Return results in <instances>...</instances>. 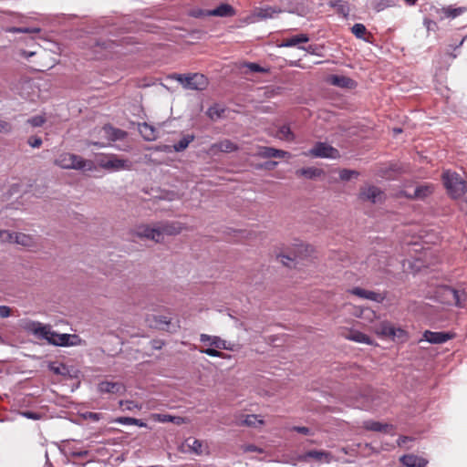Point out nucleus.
Instances as JSON below:
<instances>
[{"label": "nucleus", "instance_id": "1", "mask_svg": "<svg viewBox=\"0 0 467 467\" xmlns=\"http://www.w3.org/2000/svg\"><path fill=\"white\" fill-rule=\"evenodd\" d=\"M24 328L40 339L47 340L49 344L60 347L78 346L81 339L75 334H58L51 330L49 325H44L38 321L28 320L24 324Z\"/></svg>", "mask_w": 467, "mask_h": 467}, {"label": "nucleus", "instance_id": "2", "mask_svg": "<svg viewBox=\"0 0 467 467\" xmlns=\"http://www.w3.org/2000/svg\"><path fill=\"white\" fill-rule=\"evenodd\" d=\"M55 164L65 170H88L91 171L92 161H86L82 157L69 152L60 153L55 160Z\"/></svg>", "mask_w": 467, "mask_h": 467}, {"label": "nucleus", "instance_id": "3", "mask_svg": "<svg viewBox=\"0 0 467 467\" xmlns=\"http://www.w3.org/2000/svg\"><path fill=\"white\" fill-rule=\"evenodd\" d=\"M97 161L100 168L110 171H130L132 167L130 161L120 158L116 154H100L98 156Z\"/></svg>", "mask_w": 467, "mask_h": 467}, {"label": "nucleus", "instance_id": "4", "mask_svg": "<svg viewBox=\"0 0 467 467\" xmlns=\"http://www.w3.org/2000/svg\"><path fill=\"white\" fill-rule=\"evenodd\" d=\"M448 193L453 198L462 197L466 192L465 181L456 172L445 171L442 175Z\"/></svg>", "mask_w": 467, "mask_h": 467}, {"label": "nucleus", "instance_id": "5", "mask_svg": "<svg viewBox=\"0 0 467 467\" xmlns=\"http://www.w3.org/2000/svg\"><path fill=\"white\" fill-rule=\"evenodd\" d=\"M171 78L177 80L185 89L204 90L208 86L207 78L199 73L173 74Z\"/></svg>", "mask_w": 467, "mask_h": 467}, {"label": "nucleus", "instance_id": "6", "mask_svg": "<svg viewBox=\"0 0 467 467\" xmlns=\"http://www.w3.org/2000/svg\"><path fill=\"white\" fill-rule=\"evenodd\" d=\"M375 333L384 338L391 340L405 341L407 339V333L400 327H395L388 321H382L374 328Z\"/></svg>", "mask_w": 467, "mask_h": 467}, {"label": "nucleus", "instance_id": "7", "mask_svg": "<svg viewBox=\"0 0 467 467\" xmlns=\"http://www.w3.org/2000/svg\"><path fill=\"white\" fill-rule=\"evenodd\" d=\"M306 156L315 158H328L337 159L340 154L339 151L326 142H317L315 146L305 153Z\"/></svg>", "mask_w": 467, "mask_h": 467}, {"label": "nucleus", "instance_id": "8", "mask_svg": "<svg viewBox=\"0 0 467 467\" xmlns=\"http://www.w3.org/2000/svg\"><path fill=\"white\" fill-rule=\"evenodd\" d=\"M441 293L446 303L450 305L462 307L467 300V294L464 290L446 286L442 288Z\"/></svg>", "mask_w": 467, "mask_h": 467}, {"label": "nucleus", "instance_id": "9", "mask_svg": "<svg viewBox=\"0 0 467 467\" xmlns=\"http://www.w3.org/2000/svg\"><path fill=\"white\" fill-rule=\"evenodd\" d=\"M385 193L379 187L369 185L360 190L359 198L364 202H369L374 204L382 203L385 200Z\"/></svg>", "mask_w": 467, "mask_h": 467}, {"label": "nucleus", "instance_id": "10", "mask_svg": "<svg viewBox=\"0 0 467 467\" xmlns=\"http://www.w3.org/2000/svg\"><path fill=\"white\" fill-rule=\"evenodd\" d=\"M134 234L140 238H145L156 243L161 242V234L159 232L157 223L152 224L138 225L134 230Z\"/></svg>", "mask_w": 467, "mask_h": 467}, {"label": "nucleus", "instance_id": "11", "mask_svg": "<svg viewBox=\"0 0 467 467\" xmlns=\"http://www.w3.org/2000/svg\"><path fill=\"white\" fill-rule=\"evenodd\" d=\"M310 459L317 462L329 463L333 460V455L327 451L311 450L297 457V460L303 462H308Z\"/></svg>", "mask_w": 467, "mask_h": 467}, {"label": "nucleus", "instance_id": "12", "mask_svg": "<svg viewBox=\"0 0 467 467\" xmlns=\"http://www.w3.org/2000/svg\"><path fill=\"white\" fill-rule=\"evenodd\" d=\"M158 228L161 234V242L163 241L165 236H173L182 233L184 225L180 222H159Z\"/></svg>", "mask_w": 467, "mask_h": 467}, {"label": "nucleus", "instance_id": "13", "mask_svg": "<svg viewBox=\"0 0 467 467\" xmlns=\"http://www.w3.org/2000/svg\"><path fill=\"white\" fill-rule=\"evenodd\" d=\"M433 192V187L431 184H419L413 189H407L404 191V195L410 199H424L431 195Z\"/></svg>", "mask_w": 467, "mask_h": 467}, {"label": "nucleus", "instance_id": "14", "mask_svg": "<svg viewBox=\"0 0 467 467\" xmlns=\"http://www.w3.org/2000/svg\"><path fill=\"white\" fill-rule=\"evenodd\" d=\"M201 342L209 345L211 348H217V349H225V350H232L233 348L230 343L225 341L224 339L221 338L217 336H210L206 334H202L200 336Z\"/></svg>", "mask_w": 467, "mask_h": 467}, {"label": "nucleus", "instance_id": "15", "mask_svg": "<svg viewBox=\"0 0 467 467\" xmlns=\"http://www.w3.org/2000/svg\"><path fill=\"white\" fill-rule=\"evenodd\" d=\"M435 12L441 19H445V18L454 19V18L462 16L465 12H467V7L466 6L455 7L453 5H447V6L441 7V8H436Z\"/></svg>", "mask_w": 467, "mask_h": 467}, {"label": "nucleus", "instance_id": "16", "mask_svg": "<svg viewBox=\"0 0 467 467\" xmlns=\"http://www.w3.org/2000/svg\"><path fill=\"white\" fill-rule=\"evenodd\" d=\"M98 389L100 393L122 394L126 388L121 382L104 380L99 383Z\"/></svg>", "mask_w": 467, "mask_h": 467}, {"label": "nucleus", "instance_id": "17", "mask_svg": "<svg viewBox=\"0 0 467 467\" xmlns=\"http://www.w3.org/2000/svg\"><path fill=\"white\" fill-rule=\"evenodd\" d=\"M453 337V334L448 332H432L426 330L423 333V340L431 344H442ZM422 341V339L420 340Z\"/></svg>", "mask_w": 467, "mask_h": 467}, {"label": "nucleus", "instance_id": "18", "mask_svg": "<svg viewBox=\"0 0 467 467\" xmlns=\"http://www.w3.org/2000/svg\"><path fill=\"white\" fill-rule=\"evenodd\" d=\"M350 292L360 298L371 300L377 303H382L386 298L385 294L366 290L360 287H355Z\"/></svg>", "mask_w": 467, "mask_h": 467}, {"label": "nucleus", "instance_id": "19", "mask_svg": "<svg viewBox=\"0 0 467 467\" xmlns=\"http://www.w3.org/2000/svg\"><path fill=\"white\" fill-rule=\"evenodd\" d=\"M15 244L27 249H32L37 247L38 238L29 234L16 232V235H15Z\"/></svg>", "mask_w": 467, "mask_h": 467}, {"label": "nucleus", "instance_id": "20", "mask_svg": "<svg viewBox=\"0 0 467 467\" xmlns=\"http://www.w3.org/2000/svg\"><path fill=\"white\" fill-rule=\"evenodd\" d=\"M327 82L333 86L342 88H354L356 82L348 77L340 75H331L327 78Z\"/></svg>", "mask_w": 467, "mask_h": 467}, {"label": "nucleus", "instance_id": "21", "mask_svg": "<svg viewBox=\"0 0 467 467\" xmlns=\"http://www.w3.org/2000/svg\"><path fill=\"white\" fill-rule=\"evenodd\" d=\"M237 149V145L234 143L232 140H223L219 142L213 143L210 148V151L213 154H215L218 151L229 153L235 151Z\"/></svg>", "mask_w": 467, "mask_h": 467}, {"label": "nucleus", "instance_id": "22", "mask_svg": "<svg viewBox=\"0 0 467 467\" xmlns=\"http://www.w3.org/2000/svg\"><path fill=\"white\" fill-rule=\"evenodd\" d=\"M208 14L211 16L230 17L235 15V10L231 5L223 3L210 10Z\"/></svg>", "mask_w": 467, "mask_h": 467}, {"label": "nucleus", "instance_id": "23", "mask_svg": "<svg viewBox=\"0 0 467 467\" xmlns=\"http://www.w3.org/2000/svg\"><path fill=\"white\" fill-rule=\"evenodd\" d=\"M100 132L103 133V137H105L108 140H122L126 135V131L115 129L109 125L104 126Z\"/></svg>", "mask_w": 467, "mask_h": 467}, {"label": "nucleus", "instance_id": "24", "mask_svg": "<svg viewBox=\"0 0 467 467\" xmlns=\"http://www.w3.org/2000/svg\"><path fill=\"white\" fill-rule=\"evenodd\" d=\"M259 155L263 158H285L290 157L288 151L275 149L272 147H264L260 150Z\"/></svg>", "mask_w": 467, "mask_h": 467}, {"label": "nucleus", "instance_id": "25", "mask_svg": "<svg viewBox=\"0 0 467 467\" xmlns=\"http://www.w3.org/2000/svg\"><path fill=\"white\" fill-rule=\"evenodd\" d=\"M400 461L406 467H425L427 464L423 458L412 454L404 455Z\"/></svg>", "mask_w": 467, "mask_h": 467}, {"label": "nucleus", "instance_id": "26", "mask_svg": "<svg viewBox=\"0 0 467 467\" xmlns=\"http://www.w3.org/2000/svg\"><path fill=\"white\" fill-rule=\"evenodd\" d=\"M150 327L158 329H167L171 324V319L165 316H152L147 319Z\"/></svg>", "mask_w": 467, "mask_h": 467}, {"label": "nucleus", "instance_id": "27", "mask_svg": "<svg viewBox=\"0 0 467 467\" xmlns=\"http://www.w3.org/2000/svg\"><path fill=\"white\" fill-rule=\"evenodd\" d=\"M344 337L348 340H352L358 343H363L367 345H372L373 343L368 336L357 330H351L348 334L344 335Z\"/></svg>", "mask_w": 467, "mask_h": 467}, {"label": "nucleus", "instance_id": "28", "mask_svg": "<svg viewBox=\"0 0 467 467\" xmlns=\"http://www.w3.org/2000/svg\"><path fill=\"white\" fill-rule=\"evenodd\" d=\"M308 41H309V37L306 34H300V35L293 36L291 37L284 39L283 42L280 44V47H296L301 43H306Z\"/></svg>", "mask_w": 467, "mask_h": 467}, {"label": "nucleus", "instance_id": "29", "mask_svg": "<svg viewBox=\"0 0 467 467\" xmlns=\"http://www.w3.org/2000/svg\"><path fill=\"white\" fill-rule=\"evenodd\" d=\"M281 12L280 9L272 6H266L256 10L254 14V17L256 19H268L275 17V15Z\"/></svg>", "mask_w": 467, "mask_h": 467}, {"label": "nucleus", "instance_id": "30", "mask_svg": "<svg viewBox=\"0 0 467 467\" xmlns=\"http://www.w3.org/2000/svg\"><path fill=\"white\" fill-rule=\"evenodd\" d=\"M297 176H303L306 179H316L317 177H320L324 174L323 170L315 168V167H308V168H302L296 171Z\"/></svg>", "mask_w": 467, "mask_h": 467}, {"label": "nucleus", "instance_id": "31", "mask_svg": "<svg viewBox=\"0 0 467 467\" xmlns=\"http://www.w3.org/2000/svg\"><path fill=\"white\" fill-rule=\"evenodd\" d=\"M140 132L146 140H154L158 137V130L148 123L140 126Z\"/></svg>", "mask_w": 467, "mask_h": 467}, {"label": "nucleus", "instance_id": "32", "mask_svg": "<svg viewBox=\"0 0 467 467\" xmlns=\"http://www.w3.org/2000/svg\"><path fill=\"white\" fill-rule=\"evenodd\" d=\"M264 423L263 420L258 419L256 415H246L242 417L238 420V425H245L248 427H257L258 425H262Z\"/></svg>", "mask_w": 467, "mask_h": 467}, {"label": "nucleus", "instance_id": "33", "mask_svg": "<svg viewBox=\"0 0 467 467\" xmlns=\"http://www.w3.org/2000/svg\"><path fill=\"white\" fill-rule=\"evenodd\" d=\"M354 314H355V316H357L364 320H367L368 322H372L377 318L376 312L368 307L358 308Z\"/></svg>", "mask_w": 467, "mask_h": 467}, {"label": "nucleus", "instance_id": "34", "mask_svg": "<svg viewBox=\"0 0 467 467\" xmlns=\"http://www.w3.org/2000/svg\"><path fill=\"white\" fill-rule=\"evenodd\" d=\"M363 427L368 431H387V429L389 428V425L383 424L379 421L374 420H366L363 423Z\"/></svg>", "mask_w": 467, "mask_h": 467}, {"label": "nucleus", "instance_id": "35", "mask_svg": "<svg viewBox=\"0 0 467 467\" xmlns=\"http://www.w3.org/2000/svg\"><path fill=\"white\" fill-rule=\"evenodd\" d=\"M278 139L286 140V141H293L295 140V135L291 131L290 128L286 125L281 126L275 135Z\"/></svg>", "mask_w": 467, "mask_h": 467}, {"label": "nucleus", "instance_id": "36", "mask_svg": "<svg viewBox=\"0 0 467 467\" xmlns=\"http://www.w3.org/2000/svg\"><path fill=\"white\" fill-rule=\"evenodd\" d=\"M186 446L191 451L200 455L202 453V442L197 439L189 438L185 441Z\"/></svg>", "mask_w": 467, "mask_h": 467}, {"label": "nucleus", "instance_id": "37", "mask_svg": "<svg viewBox=\"0 0 467 467\" xmlns=\"http://www.w3.org/2000/svg\"><path fill=\"white\" fill-rule=\"evenodd\" d=\"M193 140V135L188 134L184 136L173 145L174 150L177 152L184 150Z\"/></svg>", "mask_w": 467, "mask_h": 467}, {"label": "nucleus", "instance_id": "38", "mask_svg": "<svg viewBox=\"0 0 467 467\" xmlns=\"http://www.w3.org/2000/svg\"><path fill=\"white\" fill-rule=\"evenodd\" d=\"M330 5L335 7L337 11L344 16H347L349 14L348 5L342 0L331 1Z\"/></svg>", "mask_w": 467, "mask_h": 467}, {"label": "nucleus", "instance_id": "39", "mask_svg": "<svg viewBox=\"0 0 467 467\" xmlns=\"http://www.w3.org/2000/svg\"><path fill=\"white\" fill-rule=\"evenodd\" d=\"M224 109L219 105H214L208 109L207 114L212 119H217L223 116Z\"/></svg>", "mask_w": 467, "mask_h": 467}, {"label": "nucleus", "instance_id": "40", "mask_svg": "<svg viewBox=\"0 0 467 467\" xmlns=\"http://www.w3.org/2000/svg\"><path fill=\"white\" fill-rule=\"evenodd\" d=\"M396 5V0H374L373 8L377 12H380L387 7L393 6Z\"/></svg>", "mask_w": 467, "mask_h": 467}, {"label": "nucleus", "instance_id": "41", "mask_svg": "<svg viewBox=\"0 0 467 467\" xmlns=\"http://www.w3.org/2000/svg\"><path fill=\"white\" fill-rule=\"evenodd\" d=\"M15 235H16V232L0 230V241L3 243L15 244Z\"/></svg>", "mask_w": 467, "mask_h": 467}, {"label": "nucleus", "instance_id": "42", "mask_svg": "<svg viewBox=\"0 0 467 467\" xmlns=\"http://www.w3.org/2000/svg\"><path fill=\"white\" fill-rule=\"evenodd\" d=\"M118 423L120 424H128V425H137L140 427H144L146 424L142 422L140 420L130 418V417H120L116 420Z\"/></svg>", "mask_w": 467, "mask_h": 467}, {"label": "nucleus", "instance_id": "43", "mask_svg": "<svg viewBox=\"0 0 467 467\" xmlns=\"http://www.w3.org/2000/svg\"><path fill=\"white\" fill-rule=\"evenodd\" d=\"M351 32L360 39H365V35L367 33V28L363 24H355L352 28Z\"/></svg>", "mask_w": 467, "mask_h": 467}, {"label": "nucleus", "instance_id": "44", "mask_svg": "<svg viewBox=\"0 0 467 467\" xmlns=\"http://www.w3.org/2000/svg\"><path fill=\"white\" fill-rule=\"evenodd\" d=\"M358 176V172L354 170H341L339 172V178L342 181H349L352 178H357Z\"/></svg>", "mask_w": 467, "mask_h": 467}, {"label": "nucleus", "instance_id": "45", "mask_svg": "<svg viewBox=\"0 0 467 467\" xmlns=\"http://www.w3.org/2000/svg\"><path fill=\"white\" fill-rule=\"evenodd\" d=\"M6 31L11 33H38L40 29L37 27H9Z\"/></svg>", "mask_w": 467, "mask_h": 467}, {"label": "nucleus", "instance_id": "46", "mask_svg": "<svg viewBox=\"0 0 467 467\" xmlns=\"http://www.w3.org/2000/svg\"><path fill=\"white\" fill-rule=\"evenodd\" d=\"M200 351L202 353H204V354L210 356V357L224 358V354L223 352L219 351V349H217V348H208L205 349H201Z\"/></svg>", "mask_w": 467, "mask_h": 467}, {"label": "nucleus", "instance_id": "47", "mask_svg": "<svg viewBox=\"0 0 467 467\" xmlns=\"http://www.w3.org/2000/svg\"><path fill=\"white\" fill-rule=\"evenodd\" d=\"M121 406H125V409L128 410H141L142 406L133 400H125L119 402Z\"/></svg>", "mask_w": 467, "mask_h": 467}, {"label": "nucleus", "instance_id": "48", "mask_svg": "<svg viewBox=\"0 0 467 467\" xmlns=\"http://www.w3.org/2000/svg\"><path fill=\"white\" fill-rule=\"evenodd\" d=\"M13 130V126L10 122L0 119V133L9 134Z\"/></svg>", "mask_w": 467, "mask_h": 467}, {"label": "nucleus", "instance_id": "49", "mask_svg": "<svg viewBox=\"0 0 467 467\" xmlns=\"http://www.w3.org/2000/svg\"><path fill=\"white\" fill-rule=\"evenodd\" d=\"M45 118L43 116H34L30 118L27 122L33 127H40L45 123Z\"/></svg>", "mask_w": 467, "mask_h": 467}, {"label": "nucleus", "instance_id": "50", "mask_svg": "<svg viewBox=\"0 0 467 467\" xmlns=\"http://www.w3.org/2000/svg\"><path fill=\"white\" fill-rule=\"evenodd\" d=\"M244 67L248 68L251 72H266L267 70L262 67H260L256 63H245Z\"/></svg>", "mask_w": 467, "mask_h": 467}, {"label": "nucleus", "instance_id": "51", "mask_svg": "<svg viewBox=\"0 0 467 467\" xmlns=\"http://www.w3.org/2000/svg\"><path fill=\"white\" fill-rule=\"evenodd\" d=\"M27 142L32 148H39L42 145L41 138L36 136L30 137Z\"/></svg>", "mask_w": 467, "mask_h": 467}, {"label": "nucleus", "instance_id": "52", "mask_svg": "<svg viewBox=\"0 0 467 467\" xmlns=\"http://www.w3.org/2000/svg\"><path fill=\"white\" fill-rule=\"evenodd\" d=\"M155 418L160 422H171L174 420V416L167 415V414H157Z\"/></svg>", "mask_w": 467, "mask_h": 467}, {"label": "nucleus", "instance_id": "53", "mask_svg": "<svg viewBox=\"0 0 467 467\" xmlns=\"http://www.w3.org/2000/svg\"><path fill=\"white\" fill-rule=\"evenodd\" d=\"M209 11L206 9H194L192 11V16L194 17H203V16H210Z\"/></svg>", "mask_w": 467, "mask_h": 467}, {"label": "nucleus", "instance_id": "54", "mask_svg": "<svg viewBox=\"0 0 467 467\" xmlns=\"http://www.w3.org/2000/svg\"><path fill=\"white\" fill-rule=\"evenodd\" d=\"M293 431L298 432V433H301V434H304V435H310L312 434V431L309 428L307 427H300V426H294L292 428Z\"/></svg>", "mask_w": 467, "mask_h": 467}, {"label": "nucleus", "instance_id": "55", "mask_svg": "<svg viewBox=\"0 0 467 467\" xmlns=\"http://www.w3.org/2000/svg\"><path fill=\"white\" fill-rule=\"evenodd\" d=\"M11 315V308L7 306H0V317L5 318Z\"/></svg>", "mask_w": 467, "mask_h": 467}, {"label": "nucleus", "instance_id": "56", "mask_svg": "<svg viewBox=\"0 0 467 467\" xmlns=\"http://www.w3.org/2000/svg\"><path fill=\"white\" fill-rule=\"evenodd\" d=\"M22 415L27 419H31V420H39L40 419V415L38 413H36V412H32V411H25L22 413Z\"/></svg>", "mask_w": 467, "mask_h": 467}, {"label": "nucleus", "instance_id": "57", "mask_svg": "<svg viewBox=\"0 0 467 467\" xmlns=\"http://www.w3.org/2000/svg\"><path fill=\"white\" fill-rule=\"evenodd\" d=\"M423 24L428 31L432 30L436 26V23L428 18L424 19Z\"/></svg>", "mask_w": 467, "mask_h": 467}, {"label": "nucleus", "instance_id": "58", "mask_svg": "<svg viewBox=\"0 0 467 467\" xmlns=\"http://www.w3.org/2000/svg\"><path fill=\"white\" fill-rule=\"evenodd\" d=\"M36 54V51H26L24 49L19 50V55L23 57L28 58L30 57H33Z\"/></svg>", "mask_w": 467, "mask_h": 467}, {"label": "nucleus", "instance_id": "59", "mask_svg": "<svg viewBox=\"0 0 467 467\" xmlns=\"http://www.w3.org/2000/svg\"><path fill=\"white\" fill-rule=\"evenodd\" d=\"M245 451H258V452L262 451L261 449L257 448L254 445H248V446H246Z\"/></svg>", "mask_w": 467, "mask_h": 467}, {"label": "nucleus", "instance_id": "60", "mask_svg": "<svg viewBox=\"0 0 467 467\" xmlns=\"http://www.w3.org/2000/svg\"><path fill=\"white\" fill-rule=\"evenodd\" d=\"M410 440L407 436H402L399 438L398 443L400 446L405 445V443Z\"/></svg>", "mask_w": 467, "mask_h": 467}, {"label": "nucleus", "instance_id": "61", "mask_svg": "<svg viewBox=\"0 0 467 467\" xmlns=\"http://www.w3.org/2000/svg\"><path fill=\"white\" fill-rule=\"evenodd\" d=\"M88 144H89V145L97 146V147H99V148H104V147H106V146H107V144H106V143H104V142H99V141H92V142H89Z\"/></svg>", "mask_w": 467, "mask_h": 467}, {"label": "nucleus", "instance_id": "62", "mask_svg": "<svg viewBox=\"0 0 467 467\" xmlns=\"http://www.w3.org/2000/svg\"><path fill=\"white\" fill-rule=\"evenodd\" d=\"M172 422L177 425H180L184 422V419L182 417H174V420Z\"/></svg>", "mask_w": 467, "mask_h": 467}, {"label": "nucleus", "instance_id": "63", "mask_svg": "<svg viewBox=\"0 0 467 467\" xmlns=\"http://www.w3.org/2000/svg\"><path fill=\"white\" fill-rule=\"evenodd\" d=\"M281 258H282V259H281V262H282L284 265H288V266H289L290 265H289L287 262H285L284 259H286V260H288V261H290V262H292V261H293L290 257H287V256H285V255H282V256H281Z\"/></svg>", "mask_w": 467, "mask_h": 467}, {"label": "nucleus", "instance_id": "64", "mask_svg": "<svg viewBox=\"0 0 467 467\" xmlns=\"http://www.w3.org/2000/svg\"><path fill=\"white\" fill-rule=\"evenodd\" d=\"M89 417H90V419H92V420H98L99 419V414H98V413H92V412H91V413L89 414Z\"/></svg>", "mask_w": 467, "mask_h": 467}]
</instances>
